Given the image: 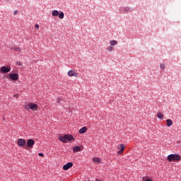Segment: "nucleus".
Returning a JSON list of instances; mask_svg holds the SVG:
<instances>
[{
  "mask_svg": "<svg viewBox=\"0 0 181 181\" xmlns=\"http://www.w3.org/2000/svg\"><path fill=\"white\" fill-rule=\"evenodd\" d=\"M167 159L169 162H173V161L179 162L181 160V156L178 154H170L168 156Z\"/></svg>",
  "mask_w": 181,
  "mask_h": 181,
  "instance_id": "f257e3e1",
  "label": "nucleus"
},
{
  "mask_svg": "<svg viewBox=\"0 0 181 181\" xmlns=\"http://www.w3.org/2000/svg\"><path fill=\"white\" fill-rule=\"evenodd\" d=\"M17 144L19 147L24 148L28 150V146H26V141L23 139H18L17 140Z\"/></svg>",
  "mask_w": 181,
  "mask_h": 181,
  "instance_id": "f03ea898",
  "label": "nucleus"
},
{
  "mask_svg": "<svg viewBox=\"0 0 181 181\" xmlns=\"http://www.w3.org/2000/svg\"><path fill=\"white\" fill-rule=\"evenodd\" d=\"M33 146H35V140H33V139H30L27 140V149L28 148H33Z\"/></svg>",
  "mask_w": 181,
  "mask_h": 181,
  "instance_id": "7ed1b4c3",
  "label": "nucleus"
},
{
  "mask_svg": "<svg viewBox=\"0 0 181 181\" xmlns=\"http://www.w3.org/2000/svg\"><path fill=\"white\" fill-rule=\"evenodd\" d=\"M124 145L123 144L117 145V150H119L117 151V155H122L124 151Z\"/></svg>",
  "mask_w": 181,
  "mask_h": 181,
  "instance_id": "20e7f679",
  "label": "nucleus"
},
{
  "mask_svg": "<svg viewBox=\"0 0 181 181\" xmlns=\"http://www.w3.org/2000/svg\"><path fill=\"white\" fill-rule=\"evenodd\" d=\"M9 78L11 80H13V81H16L19 80V74H9Z\"/></svg>",
  "mask_w": 181,
  "mask_h": 181,
  "instance_id": "39448f33",
  "label": "nucleus"
},
{
  "mask_svg": "<svg viewBox=\"0 0 181 181\" xmlns=\"http://www.w3.org/2000/svg\"><path fill=\"white\" fill-rule=\"evenodd\" d=\"M11 71V66H1L0 68V73H9Z\"/></svg>",
  "mask_w": 181,
  "mask_h": 181,
  "instance_id": "423d86ee",
  "label": "nucleus"
},
{
  "mask_svg": "<svg viewBox=\"0 0 181 181\" xmlns=\"http://www.w3.org/2000/svg\"><path fill=\"white\" fill-rule=\"evenodd\" d=\"M69 77H78V74L75 72L74 70H69L67 72Z\"/></svg>",
  "mask_w": 181,
  "mask_h": 181,
  "instance_id": "0eeeda50",
  "label": "nucleus"
},
{
  "mask_svg": "<svg viewBox=\"0 0 181 181\" xmlns=\"http://www.w3.org/2000/svg\"><path fill=\"white\" fill-rule=\"evenodd\" d=\"M73 166V163L69 162V163H67L66 165H64L63 166V170L66 171L68 170H69L70 168H71Z\"/></svg>",
  "mask_w": 181,
  "mask_h": 181,
  "instance_id": "6e6552de",
  "label": "nucleus"
},
{
  "mask_svg": "<svg viewBox=\"0 0 181 181\" xmlns=\"http://www.w3.org/2000/svg\"><path fill=\"white\" fill-rule=\"evenodd\" d=\"M28 107L30 108V110H32L33 111H36V110H37V105L35 103H29Z\"/></svg>",
  "mask_w": 181,
  "mask_h": 181,
  "instance_id": "1a4fd4ad",
  "label": "nucleus"
},
{
  "mask_svg": "<svg viewBox=\"0 0 181 181\" xmlns=\"http://www.w3.org/2000/svg\"><path fill=\"white\" fill-rule=\"evenodd\" d=\"M87 132V127H83L81 129H79L78 132L80 134H83Z\"/></svg>",
  "mask_w": 181,
  "mask_h": 181,
  "instance_id": "9d476101",
  "label": "nucleus"
},
{
  "mask_svg": "<svg viewBox=\"0 0 181 181\" xmlns=\"http://www.w3.org/2000/svg\"><path fill=\"white\" fill-rule=\"evenodd\" d=\"M59 140L60 141H62V143H66L67 142V139H66V135H64V136H59Z\"/></svg>",
  "mask_w": 181,
  "mask_h": 181,
  "instance_id": "9b49d317",
  "label": "nucleus"
},
{
  "mask_svg": "<svg viewBox=\"0 0 181 181\" xmlns=\"http://www.w3.org/2000/svg\"><path fill=\"white\" fill-rule=\"evenodd\" d=\"M73 151H74V153L80 152V151H81V147L76 146L73 148Z\"/></svg>",
  "mask_w": 181,
  "mask_h": 181,
  "instance_id": "f8f14e48",
  "label": "nucleus"
},
{
  "mask_svg": "<svg viewBox=\"0 0 181 181\" xmlns=\"http://www.w3.org/2000/svg\"><path fill=\"white\" fill-rule=\"evenodd\" d=\"M166 123H167V127H170L173 124V122L171 119H168L166 120Z\"/></svg>",
  "mask_w": 181,
  "mask_h": 181,
  "instance_id": "ddd939ff",
  "label": "nucleus"
},
{
  "mask_svg": "<svg viewBox=\"0 0 181 181\" xmlns=\"http://www.w3.org/2000/svg\"><path fill=\"white\" fill-rule=\"evenodd\" d=\"M66 141H71L74 140L72 135L66 134Z\"/></svg>",
  "mask_w": 181,
  "mask_h": 181,
  "instance_id": "4468645a",
  "label": "nucleus"
},
{
  "mask_svg": "<svg viewBox=\"0 0 181 181\" xmlns=\"http://www.w3.org/2000/svg\"><path fill=\"white\" fill-rule=\"evenodd\" d=\"M11 50H14V52H22V49L19 47H14L11 48Z\"/></svg>",
  "mask_w": 181,
  "mask_h": 181,
  "instance_id": "2eb2a0df",
  "label": "nucleus"
},
{
  "mask_svg": "<svg viewBox=\"0 0 181 181\" xmlns=\"http://www.w3.org/2000/svg\"><path fill=\"white\" fill-rule=\"evenodd\" d=\"M157 117L159 119H163V115L160 112L157 113Z\"/></svg>",
  "mask_w": 181,
  "mask_h": 181,
  "instance_id": "dca6fc26",
  "label": "nucleus"
},
{
  "mask_svg": "<svg viewBox=\"0 0 181 181\" xmlns=\"http://www.w3.org/2000/svg\"><path fill=\"white\" fill-rule=\"evenodd\" d=\"M59 11L57 10H54L52 12V14L53 16H59Z\"/></svg>",
  "mask_w": 181,
  "mask_h": 181,
  "instance_id": "f3484780",
  "label": "nucleus"
},
{
  "mask_svg": "<svg viewBox=\"0 0 181 181\" xmlns=\"http://www.w3.org/2000/svg\"><path fill=\"white\" fill-rule=\"evenodd\" d=\"M93 161L96 163H99L100 162V159L98 157H94L93 158Z\"/></svg>",
  "mask_w": 181,
  "mask_h": 181,
  "instance_id": "a211bd4d",
  "label": "nucleus"
},
{
  "mask_svg": "<svg viewBox=\"0 0 181 181\" xmlns=\"http://www.w3.org/2000/svg\"><path fill=\"white\" fill-rule=\"evenodd\" d=\"M110 44L111 46H115L117 44V41H116L115 40H111V41H110Z\"/></svg>",
  "mask_w": 181,
  "mask_h": 181,
  "instance_id": "6ab92c4d",
  "label": "nucleus"
},
{
  "mask_svg": "<svg viewBox=\"0 0 181 181\" xmlns=\"http://www.w3.org/2000/svg\"><path fill=\"white\" fill-rule=\"evenodd\" d=\"M58 16H59L60 19L64 18V13H63V12H60V13H59Z\"/></svg>",
  "mask_w": 181,
  "mask_h": 181,
  "instance_id": "aec40b11",
  "label": "nucleus"
},
{
  "mask_svg": "<svg viewBox=\"0 0 181 181\" xmlns=\"http://www.w3.org/2000/svg\"><path fill=\"white\" fill-rule=\"evenodd\" d=\"M107 50L108 52H112V50H114V48H113L112 47L110 46V47H108L107 48Z\"/></svg>",
  "mask_w": 181,
  "mask_h": 181,
  "instance_id": "412c9836",
  "label": "nucleus"
},
{
  "mask_svg": "<svg viewBox=\"0 0 181 181\" xmlns=\"http://www.w3.org/2000/svg\"><path fill=\"white\" fill-rule=\"evenodd\" d=\"M165 68V66L164 64H160V69H162V70H164V69Z\"/></svg>",
  "mask_w": 181,
  "mask_h": 181,
  "instance_id": "4be33fe9",
  "label": "nucleus"
},
{
  "mask_svg": "<svg viewBox=\"0 0 181 181\" xmlns=\"http://www.w3.org/2000/svg\"><path fill=\"white\" fill-rule=\"evenodd\" d=\"M38 156H39L40 157H45V154H43L42 153H38Z\"/></svg>",
  "mask_w": 181,
  "mask_h": 181,
  "instance_id": "5701e85b",
  "label": "nucleus"
},
{
  "mask_svg": "<svg viewBox=\"0 0 181 181\" xmlns=\"http://www.w3.org/2000/svg\"><path fill=\"white\" fill-rule=\"evenodd\" d=\"M16 65H17V66H22V62H16Z\"/></svg>",
  "mask_w": 181,
  "mask_h": 181,
  "instance_id": "b1692460",
  "label": "nucleus"
},
{
  "mask_svg": "<svg viewBox=\"0 0 181 181\" xmlns=\"http://www.w3.org/2000/svg\"><path fill=\"white\" fill-rule=\"evenodd\" d=\"M60 101H62V99L60 98H58L57 99V103H60Z\"/></svg>",
  "mask_w": 181,
  "mask_h": 181,
  "instance_id": "393cba45",
  "label": "nucleus"
},
{
  "mask_svg": "<svg viewBox=\"0 0 181 181\" xmlns=\"http://www.w3.org/2000/svg\"><path fill=\"white\" fill-rule=\"evenodd\" d=\"M35 27L37 30H39V25H38V24H36V25H35Z\"/></svg>",
  "mask_w": 181,
  "mask_h": 181,
  "instance_id": "a878e982",
  "label": "nucleus"
},
{
  "mask_svg": "<svg viewBox=\"0 0 181 181\" xmlns=\"http://www.w3.org/2000/svg\"><path fill=\"white\" fill-rule=\"evenodd\" d=\"M144 181H153L151 179L146 178Z\"/></svg>",
  "mask_w": 181,
  "mask_h": 181,
  "instance_id": "bb28decb",
  "label": "nucleus"
},
{
  "mask_svg": "<svg viewBox=\"0 0 181 181\" xmlns=\"http://www.w3.org/2000/svg\"><path fill=\"white\" fill-rule=\"evenodd\" d=\"M16 13H18V11L16 10V11H14L13 14H14V15H16Z\"/></svg>",
  "mask_w": 181,
  "mask_h": 181,
  "instance_id": "cd10ccee",
  "label": "nucleus"
},
{
  "mask_svg": "<svg viewBox=\"0 0 181 181\" xmlns=\"http://www.w3.org/2000/svg\"><path fill=\"white\" fill-rule=\"evenodd\" d=\"M95 181H102L101 180L96 179Z\"/></svg>",
  "mask_w": 181,
  "mask_h": 181,
  "instance_id": "c85d7f7f",
  "label": "nucleus"
},
{
  "mask_svg": "<svg viewBox=\"0 0 181 181\" xmlns=\"http://www.w3.org/2000/svg\"><path fill=\"white\" fill-rule=\"evenodd\" d=\"M145 177H143V181H144Z\"/></svg>",
  "mask_w": 181,
  "mask_h": 181,
  "instance_id": "c756f323",
  "label": "nucleus"
},
{
  "mask_svg": "<svg viewBox=\"0 0 181 181\" xmlns=\"http://www.w3.org/2000/svg\"><path fill=\"white\" fill-rule=\"evenodd\" d=\"M86 181H90V180H86Z\"/></svg>",
  "mask_w": 181,
  "mask_h": 181,
  "instance_id": "7c9ffc66",
  "label": "nucleus"
}]
</instances>
